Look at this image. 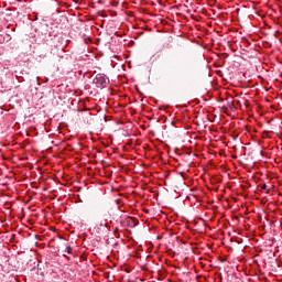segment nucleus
Masks as SVG:
<instances>
[{
	"instance_id": "2",
	"label": "nucleus",
	"mask_w": 282,
	"mask_h": 282,
	"mask_svg": "<svg viewBox=\"0 0 282 282\" xmlns=\"http://www.w3.org/2000/svg\"><path fill=\"white\" fill-rule=\"evenodd\" d=\"M261 189L265 191L267 195H270V189H268V185L267 184L261 185Z\"/></svg>"
},
{
	"instance_id": "5",
	"label": "nucleus",
	"mask_w": 282,
	"mask_h": 282,
	"mask_svg": "<svg viewBox=\"0 0 282 282\" xmlns=\"http://www.w3.org/2000/svg\"><path fill=\"white\" fill-rule=\"evenodd\" d=\"M98 3L102 4V3H105V1H102V0H98Z\"/></svg>"
},
{
	"instance_id": "3",
	"label": "nucleus",
	"mask_w": 282,
	"mask_h": 282,
	"mask_svg": "<svg viewBox=\"0 0 282 282\" xmlns=\"http://www.w3.org/2000/svg\"><path fill=\"white\" fill-rule=\"evenodd\" d=\"M72 253V248L69 246L66 247V250L64 251V257L65 254H70Z\"/></svg>"
},
{
	"instance_id": "4",
	"label": "nucleus",
	"mask_w": 282,
	"mask_h": 282,
	"mask_svg": "<svg viewBox=\"0 0 282 282\" xmlns=\"http://www.w3.org/2000/svg\"><path fill=\"white\" fill-rule=\"evenodd\" d=\"M100 226H105L107 228L108 224L107 221H105V223H101Z\"/></svg>"
},
{
	"instance_id": "1",
	"label": "nucleus",
	"mask_w": 282,
	"mask_h": 282,
	"mask_svg": "<svg viewBox=\"0 0 282 282\" xmlns=\"http://www.w3.org/2000/svg\"><path fill=\"white\" fill-rule=\"evenodd\" d=\"M93 83L98 87V89H105L107 87V83H109V78L106 75L98 74Z\"/></svg>"
}]
</instances>
